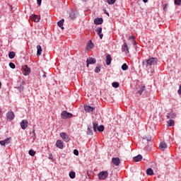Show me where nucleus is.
<instances>
[{"label":"nucleus","mask_w":181,"mask_h":181,"mask_svg":"<svg viewBox=\"0 0 181 181\" xmlns=\"http://www.w3.org/2000/svg\"><path fill=\"white\" fill-rule=\"evenodd\" d=\"M157 63H158V58H153V57H151L146 61L142 62L143 66H146V67H148V66H155L157 64Z\"/></svg>","instance_id":"f257e3e1"},{"label":"nucleus","mask_w":181,"mask_h":181,"mask_svg":"<svg viewBox=\"0 0 181 181\" xmlns=\"http://www.w3.org/2000/svg\"><path fill=\"white\" fill-rule=\"evenodd\" d=\"M72 117H73V114L70 112H67V111L66 110H64L61 113V117L62 118V119H67L69 118H71Z\"/></svg>","instance_id":"f03ea898"},{"label":"nucleus","mask_w":181,"mask_h":181,"mask_svg":"<svg viewBox=\"0 0 181 181\" xmlns=\"http://www.w3.org/2000/svg\"><path fill=\"white\" fill-rule=\"evenodd\" d=\"M98 177L100 180H105V179H107L108 177V172L107 171H102L98 174Z\"/></svg>","instance_id":"7ed1b4c3"},{"label":"nucleus","mask_w":181,"mask_h":181,"mask_svg":"<svg viewBox=\"0 0 181 181\" xmlns=\"http://www.w3.org/2000/svg\"><path fill=\"white\" fill-rule=\"evenodd\" d=\"M60 136L64 139V142H69L70 141V136L65 132L60 133Z\"/></svg>","instance_id":"20e7f679"},{"label":"nucleus","mask_w":181,"mask_h":181,"mask_svg":"<svg viewBox=\"0 0 181 181\" xmlns=\"http://www.w3.org/2000/svg\"><path fill=\"white\" fill-rule=\"evenodd\" d=\"M95 62H97V60L95 58L89 57L86 61L87 67H88V66H90V64H95Z\"/></svg>","instance_id":"39448f33"},{"label":"nucleus","mask_w":181,"mask_h":181,"mask_svg":"<svg viewBox=\"0 0 181 181\" xmlns=\"http://www.w3.org/2000/svg\"><path fill=\"white\" fill-rule=\"evenodd\" d=\"M84 110H85L86 112H93V111H94V110H95V107H91L88 105H85Z\"/></svg>","instance_id":"423d86ee"},{"label":"nucleus","mask_w":181,"mask_h":181,"mask_svg":"<svg viewBox=\"0 0 181 181\" xmlns=\"http://www.w3.org/2000/svg\"><path fill=\"white\" fill-rule=\"evenodd\" d=\"M23 70H24V76H29V74H30V68L27 65L23 66Z\"/></svg>","instance_id":"0eeeda50"},{"label":"nucleus","mask_w":181,"mask_h":181,"mask_svg":"<svg viewBox=\"0 0 181 181\" xmlns=\"http://www.w3.org/2000/svg\"><path fill=\"white\" fill-rule=\"evenodd\" d=\"M29 122L26 119H23L20 125L23 129H25L28 128V124Z\"/></svg>","instance_id":"6e6552de"},{"label":"nucleus","mask_w":181,"mask_h":181,"mask_svg":"<svg viewBox=\"0 0 181 181\" xmlns=\"http://www.w3.org/2000/svg\"><path fill=\"white\" fill-rule=\"evenodd\" d=\"M112 163H113V165L115 166H119V163H121L119 161V158L117 157L112 158Z\"/></svg>","instance_id":"1a4fd4ad"},{"label":"nucleus","mask_w":181,"mask_h":181,"mask_svg":"<svg viewBox=\"0 0 181 181\" xmlns=\"http://www.w3.org/2000/svg\"><path fill=\"white\" fill-rule=\"evenodd\" d=\"M122 52L126 53V54H128V53H129V50L128 49V45L127 44V42H124L122 45Z\"/></svg>","instance_id":"9d476101"},{"label":"nucleus","mask_w":181,"mask_h":181,"mask_svg":"<svg viewBox=\"0 0 181 181\" xmlns=\"http://www.w3.org/2000/svg\"><path fill=\"white\" fill-rule=\"evenodd\" d=\"M6 117L8 118V119H10L11 121H12V119L15 118V115L13 114V112L12 111L8 112L6 113Z\"/></svg>","instance_id":"9b49d317"},{"label":"nucleus","mask_w":181,"mask_h":181,"mask_svg":"<svg viewBox=\"0 0 181 181\" xmlns=\"http://www.w3.org/2000/svg\"><path fill=\"white\" fill-rule=\"evenodd\" d=\"M103 22H104L103 18H96L94 20L95 25H103Z\"/></svg>","instance_id":"f8f14e48"},{"label":"nucleus","mask_w":181,"mask_h":181,"mask_svg":"<svg viewBox=\"0 0 181 181\" xmlns=\"http://www.w3.org/2000/svg\"><path fill=\"white\" fill-rule=\"evenodd\" d=\"M56 146L59 149H63V148H64V145H63V141H62V140L57 141Z\"/></svg>","instance_id":"ddd939ff"},{"label":"nucleus","mask_w":181,"mask_h":181,"mask_svg":"<svg viewBox=\"0 0 181 181\" xmlns=\"http://www.w3.org/2000/svg\"><path fill=\"white\" fill-rule=\"evenodd\" d=\"M95 32L98 33V35H99V37L100 39H103V36H104V35H103V33H101L103 32V28L101 27H99L96 29Z\"/></svg>","instance_id":"4468645a"},{"label":"nucleus","mask_w":181,"mask_h":181,"mask_svg":"<svg viewBox=\"0 0 181 181\" xmlns=\"http://www.w3.org/2000/svg\"><path fill=\"white\" fill-rule=\"evenodd\" d=\"M159 148L160 151H165L166 148H168V145L166 144V143L162 141L159 145Z\"/></svg>","instance_id":"2eb2a0df"},{"label":"nucleus","mask_w":181,"mask_h":181,"mask_svg":"<svg viewBox=\"0 0 181 181\" xmlns=\"http://www.w3.org/2000/svg\"><path fill=\"white\" fill-rule=\"evenodd\" d=\"M63 25H64V19H62L57 23V25L59 28H61L62 30H64V27H63Z\"/></svg>","instance_id":"dca6fc26"},{"label":"nucleus","mask_w":181,"mask_h":181,"mask_svg":"<svg viewBox=\"0 0 181 181\" xmlns=\"http://www.w3.org/2000/svg\"><path fill=\"white\" fill-rule=\"evenodd\" d=\"M31 21L33 22H40V17L37 15H34L33 17H31Z\"/></svg>","instance_id":"f3484780"},{"label":"nucleus","mask_w":181,"mask_h":181,"mask_svg":"<svg viewBox=\"0 0 181 181\" xmlns=\"http://www.w3.org/2000/svg\"><path fill=\"white\" fill-rule=\"evenodd\" d=\"M134 162H141L142 160V156L141 154H139L136 157L133 158Z\"/></svg>","instance_id":"a211bd4d"},{"label":"nucleus","mask_w":181,"mask_h":181,"mask_svg":"<svg viewBox=\"0 0 181 181\" xmlns=\"http://www.w3.org/2000/svg\"><path fill=\"white\" fill-rule=\"evenodd\" d=\"M111 60H112V58H111V55L107 54L106 57V64L107 66H110L111 64Z\"/></svg>","instance_id":"6ab92c4d"},{"label":"nucleus","mask_w":181,"mask_h":181,"mask_svg":"<svg viewBox=\"0 0 181 181\" xmlns=\"http://www.w3.org/2000/svg\"><path fill=\"white\" fill-rule=\"evenodd\" d=\"M42 46L37 45V56H40V54H42Z\"/></svg>","instance_id":"aec40b11"},{"label":"nucleus","mask_w":181,"mask_h":181,"mask_svg":"<svg viewBox=\"0 0 181 181\" xmlns=\"http://www.w3.org/2000/svg\"><path fill=\"white\" fill-rule=\"evenodd\" d=\"M176 117V113H173L170 112V113L167 114V118L170 119V118H175Z\"/></svg>","instance_id":"412c9836"},{"label":"nucleus","mask_w":181,"mask_h":181,"mask_svg":"<svg viewBox=\"0 0 181 181\" xmlns=\"http://www.w3.org/2000/svg\"><path fill=\"white\" fill-rule=\"evenodd\" d=\"M168 127H175V120L170 119L167 122Z\"/></svg>","instance_id":"4be33fe9"},{"label":"nucleus","mask_w":181,"mask_h":181,"mask_svg":"<svg viewBox=\"0 0 181 181\" xmlns=\"http://www.w3.org/2000/svg\"><path fill=\"white\" fill-rule=\"evenodd\" d=\"M146 175H148V176H152L153 175V170H152V168L147 169Z\"/></svg>","instance_id":"5701e85b"},{"label":"nucleus","mask_w":181,"mask_h":181,"mask_svg":"<svg viewBox=\"0 0 181 181\" xmlns=\"http://www.w3.org/2000/svg\"><path fill=\"white\" fill-rule=\"evenodd\" d=\"M145 86H140V90H139L137 93L138 94H139V95H142V92L145 91Z\"/></svg>","instance_id":"b1692460"},{"label":"nucleus","mask_w":181,"mask_h":181,"mask_svg":"<svg viewBox=\"0 0 181 181\" xmlns=\"http://www.w3.org/2000/svg\"><path fill=\"white\" fill-rule=\"evenodd\" d=\"M93 131L95 132H97L98 129V124H97L96 122H93Z\"/></svg>","instance_id":"393cba45"},{"label":"nucleus","mask_w":181,"mask_h":181,"mask_svg":"<svg viewBox=\"0 0 181 181\" xmlns=\"http://www.w3.org/2000/svg\"><path fill=\"white\" fill-rule=\"evenodd\" d=\"M69 177L71 179H74L76 177V173L74 171H71L69 173Z\"/></svg>","instance_id":"a878e982"},{"label":"nucleus","mask_w":181,"mask_h":181,"mask_svg":"<svg viewBox=\"0 0 181 181\" xmlns=\"http://www.w3.org/2000/svg\"><path fill=\"white\" fill-rule=\"evenodd\" d=\"M9 59H15V52H10L8 54Z\"/></svg>","instance_id":"bb28decb"},{"label":"nucleus","mask_w":181,"mask_h":181,"mask_svg":"<svg viewBox=\"0 0 181 181\" xmlns=\"http://www.w3.org/2000/svg\"><path fill=\"white\" fill-rule=\"evenodd\" d=\"M112 86L114 88H118L119 87V83L118 82H113Z\"/></svg>","instance_id":"cd10ccee"},{"label":"nucleus","mask_w":181,"mask_h":181,"mask_svg":"<svg viewBox=\"0 0 181 181\" xmlns=\"http://www.w3.org/2000/svg\"><path fill=\"white\" fill-rule=\"evenodd\" d=\"M122 70H123L124 71L128 70V65H127V64H123L122 65Z\"/></svg>","instance_id":"c85d7f7f"},{"label":"nucleus","mask_w":181,"mask_h":181,"mask_svg":"<svg viewBox=\"0 0 181 181\" xmlns=\"http://www.w3.org/2000/svg\"><path fill=\"white\" fill-rule=\"evenodd\" d=\"M28 153L30 155V156H35V155H36V151L34 150H30Z\"/></svg>","instance_id":"c756f323"},{"label":"nucleus","mask_w":181,"mask_h":181,"mask_svg":"<svg viewBox=\"0 0 181 181\" xmlns=\"http://www.w3.org/2000/svg\"><path fill=\"white\" fill-rule=\"evenodd\" d=\"M98 131L99 132H103L104 131V126L103 125H100L98 127Z\"/></svg>","instance_id":"7c9ffc66"},{"label":"nucleus","mask_w":181,"mask_h":181,"mask_svg":"<svg viewBox=\"0 0 181 181\" xmlns=\"http://www.w3.org/2000/svg\"><path fill=\"white\" fill-rule=\"evenodd\" d=\"M143 139H144V140L146 139L148 142H149V141H152V137H151L150 136H144Z\"/></svg>","instance_id":"2f4dec72"},{"label":"nucleus","mask_w":181,"mask_h":181,"mask_svg":"<svg viewBox=\"0 0 181 181\" xmlns=\"http://www.w3.org/2000/svg\"><path fill=\"white\" fill-rule=\"evenodd\" d=\"M117 0H107V4H109V5H114V4H115V1H116Z\"/></svg>","instance_id":"473e14b6"},{"label":"nucleus","mask_w":181,"mask_h":181,"mask_svg":"<svg viewBox=\"0 0 181 181\" xmlns=\"http://www.w3.org/2000/svg\"><path fill=\"white\" fill-rule=\"evenodd\" d=\"M90 43L88 45V49H93V47H94V44H93L91 40H90Z\"/></svg>","instance_id":"72a5a7b5"},{"label":"nucleus","mask_w":181,"mask_h":181,"mask_svg":"<svg viewBox=\"0 0 181 181\" xmlns=\"http://www.w3.org/2000/svg\"><path fill=\"white\" fill-rule=\"evenodd\" d=\"M174 4H175V5H180V6H181V0H175V1H174Z\"/></svg>","instance_id":"f704fd0d"},{"label":"nucleus","mask_w":181,"mask_h":181,"mask_svg":"<svg viewBox=\"0 0 181 181\" xmlns=\"http://www.w3.org/2000/svg\"><path fill=\"white\" fill-rule=\"evenodd\" d=\"M11 137L6 139L5 140H4V144H9L11 142Z\"/></svg>","instance_id":"c9c22d12"},{"label":"nucleus","mask_w":181,"mask_h":181,"mask_svg":"<svg viewBox=\"0 0 181 181\" xmlns=\"http://www.w3.org/2000/svg\"><path fill=\"white\" fill-rule=\"evenodd\" d=\"M88 135H93V130L90 127L88 128Z\"/></svg>","instance_id":"e433bc0d"},{"label":"nucleus","mask_w":181,"mask_h":181,"mask_svg":"<svg viewBox=\"0 0 181 181\" xmlns=\"http://www.w3.org/2000/svg\"><path fill=\"white\" fill-rule=\"evenodd\" d=\"M9 66L11 67V69H15L16 65H15V64H13L12 62H10L9 63Z\"/></svg>","instance_id":"4c0bfd02"},{"label":"nucleus","mask_w":181,"mask_h":181,"mask_svg":"<svg viewBox=\"0 0 181 181\" xmlns=\"http://www.w3.org/2000/svg\"><path fill=\"white\" fill-rule=\"evenodd\" d=\"M101 69H100V67L98 66H96L95 69V73H99V71H100Z\"/></svg>","instance_id":"58836bf2"},{"label":"nucleus","mask_w":181,"mask_h":181,"mask_svg":"<svg viewBox=\"0 0 181 181\" xmlns=\"http://www.w3.org/2000/svg\"><path fill=\"white\" fill-rule=\"evenodd\" d=\"M129 39H132L134 45H136V42L135 41V37L134 36H130Z\"/></svg>","instance_id":"ea45409f"},{"label":"nucleus","mask_w":181,"mask_h":181,"mask_svg":"<svg viewBox=\"0 0 181 181\" xmlns=\"http://www.w3.org/2000/svg\"><path fill=\"white\" fill-rule=\"evenodd\" d=\"M74 155H76V156H78V150H76V149L74 150Z\"/></svg>","instance_id":"a19ab883"},{"label":"nucleus","mask_w":181,"mask_h":181,"mask_svg":"<svg viewBox=\"0 0 181 181\" xmlns=\"http://www.w3.org/2000/svg\"><path fill=\"white\" fill-rule=\"evenodd\" d=\"M0 145H1L2 146H5L6 144L4 141H0Z\"/></svg>","instance_id":"79ce46f5"},{"label":"nucleus","mask_w":181,"mask_h":181,"mask_svg":"<svg viewBox=\"0 0 181 181\" xmlns=\"http://www.w3.org/2000/svg\"><path fill=\"white\" fill-rule=\"evenodd\" d=\"M37 2L39 5V6H40V5H42V0H37Z\"/></svg>","instance_id":"37998d69"},{"label":"nucleus","mask_w":181,"mask_h":181,"mask_svg":"<svg viewBox=\"0 0 181 181\" xmlns=\"http://www.w3.org/2000/svg\"><path fill=\"white\" fill-rule=\"evenodd\" d=\"M166 9H168V4H165L163 7L164 11H166Z\"/></svg>","instance_id":"c03bdc74"},{"label":"nucleus","mask_w":181,"mask_h":181,"mask_svg":"<svg viewBox=\"0 0 181 181\" xmlns=\"http://www.w3.org/2000/svg\"><path fill=\"white\" fill-rule=\"evenodd\" d=\"M143 2H144V4H146V2H148V0H143Z\"/></svg>","instance_id":"a18cd8bd"},{"label":"nucleus","mask_w":181,"mask_h":181,"mask_svg":"<svg viewBox=\"0 0 181 181\" xmlns=\"http://www.w3.org/2000/svg\"><path fill=\"white\" fill-rule=\"evenodd\" d=\"M70 18H71V19H74V17L71 16V14H70Z\"/></svg>","instance_id":"49530a36"},{"label":"nucleus","mask_w":181,"mask_h":181,"mask_svg":"<svg viewBox=\"0 0 181 181\" xmlns=\"http://www.w3.org/2000/svg\"><path fill=\"white\" fill-rule=\"evenodd\" d=\"M42 77H43L44 78H46V74H44V75L42 76Z\"/></svg>","instance_id":"de8ad7c7"},{"label":"nucleus","mask_w":181,"mask_h":181,"mask_svg":"<svg viewBox=\"0 0 181 181\" xmlns=\"http://www.w3.org/2000/svg\"><path fill=\"white\" fill-rule=\"evenodd\" d=\"M2 87V83L0 81V88Z\"/></svg>","instance_id":"09e8293b"},{"label":"nucleus","mask_w":181,"mask_h":181,"mask_svg":"<svg viewBox=\"0 0 181 181\" xmlns=\"http://www.w3.org/2000/svg\"><path fill=\"white\" fill-rule=\"evenodd\" d=\"M105 13H106V15H107L108 16H110V14L108 13V12H106Z\"/></svg>","instance_id":"8fccbe9b"},{"label":"nucleus","mask_w":181,"mask_h":181,"mask_svg":"<svg viewBox=\"0 0 181 181\" xmlns=\"http://www.w3.org/2000/svg\"><path fill=\"white\" fill-rule=\"evenodd\" d=\"M33 134H34V136H35V131H33Z\"/></svg>","instance_id":"3c124183"},{"label":"nucleus","mask_w":181,"mask_h":181,"mask_svg":"<svg viewBox=\"0 0 181 181\" xmlns=\"http://www.w3.org/2000/svg\"><path fill=\"white\" fill-rule=\"evenodd\" d=\"M1 110H0V115H1Z\"/></svg>","instance_id":"603ef678"},{"label":"nucleus","mask_w":181,"mask_h":181,"mask_svg":"<svg viewBox=\"0 0 181 181\" xmlns=\"http://www.w3.org/2000/svg\"><path fill=\"white\" fill-rule=\"evenodd\" d=\"M82 1H86V0H82Z\"/></svg>","instance_id":"864d4df0"}]
</instances>
